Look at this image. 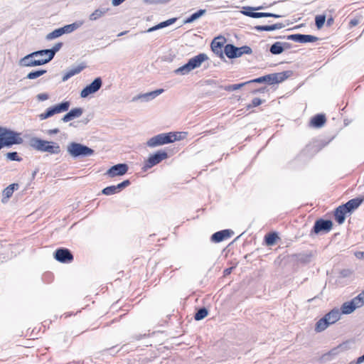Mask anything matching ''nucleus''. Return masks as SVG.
Masks as SVG:
<instances>
[{
	"label": "nucleus",
	"mask_w": 364,
	"mask_h": 364,
	"mask_svg": "<svg viewBox=\"0 0 364 364\" xmlns=\"http://www.w3.org/2000/svg\"><path fill=\"white\" fill-rule=\"evenodd\" d=\"M29 146L38 151L47 152L50 154H58L61 151L60 146L58 143L38 137H32L29 140Z\"/></svg>",
	"instance_id": "nucleus-1"
},
{
	"label": "nucleus",
	"mask_w": 364,
	"mask_h": 364,
	"mask_svg": "<svg viewBox=\"0 0 364 364\" xmlns=\"http://www.w3.org/2000/svg\"><path fill=\"white\" fill-rule=\"evenodd\" d=\"M208 60L207 54L201 53L198 55L190 58L188 61L183 65L176 69L173 73L176 75H186L193 70L200 68L202 63Z\"/></svg>",
	"instance_id": "nucleus-2"
},
{
	"label": "nucleus",
	"mask_w": 364,
	"mask_h": 364,
	"mask_svg": "<svg viewBox=\"0 0 364 364\" xmlns=\"http://www.w3.org/2000/svg\"><path fill=\"white\" fill-rule=\"evenodd\" d=\"M68 153L73 158H85L94 154L95 151L89 146L77 142H71L67 146Z\"/></svg>",
	"instance_id": "nucleus-3"
},
{
	"label": "nucleus",
	"mask_w": 364,
	"mask_h": 364,
	"mask_svg": "<svg viewBox=\"0 0 364 364\" xmlns=\"http://www.w3.org/2000/svg\"><path fill=\"white\" fill-rule=\"evenodd\" d=\"M252 48L248 46L237 47L233 44L228 43L224 47V53L230 59L241 57L243 54H251Z\"/></svg>",
	"instance_id": "nucleus-4"
},
{
	"label": "nucleus",
	"mask_w": 364,
	"mask_h": 364,
	"mask_svg": "<svg viewBox=\"0 0 364 364\" xmlns=\"http://www.w3.org/2000/svg\"><path fill=\"white\" fill-rule=\"evenodd\" d=\"M265 6H260L257 7H251V6H245L242 8V11H241L242 14L246 16H249L254 18H264V17H272L275 18H279L282 17V16L269 13V12H255V11L264 9Z\"/></svg>",
	"instance_id": "nucleus-5"
},
{
	"label": "nucleus",
	"mask_w": 364,
	"mask_h": 364,
	"mask_svg": "<svg viewBox=\"0 0 364 364\" xmlns=\"http://www.w3.org/2000/svg\"><path fill=\"white\" fill-rule=\"evenodd\" d=\"M20 135V133L6 129L2 140H0V144L2 145V147H10L14 144H21L23 140Z\"/></svg>",
	"instance_id": "nucleus-6"
},
{
	"label": "nucleus",
	"mask_w": 364,
	"mask_h": 364,
	"mask_svg": "<svg viewBox=\"0 0 364 364\" xmlns=\"http://www.w3.org/2000/svg\"><path fill=\"white\" fill-rule=\"evenodd\" d=\"M70 105V102L69 101H64L53 107H50L45 111V112L39 114V119L41 120H44L51 117L55 114L67 112L69 109Z\"/></svg>",
	"instance_id": "nucleus-7"
},
{
	"label": "nucleus",
	"mask_w": 364,
	"mask_h": 364,
	"mask_svg": "<svg viewBox=\"0 0 364 364\" xmlns=\"http://www.w3.org/2000/svg\"><path fill=\"white\" fill-rule=\"evenodd\" d=\"M168 157V153L165 150H159L148 157V159L145 161L143 169L146 171L159 164L163 160L166 159Z\"/></svg>",
	"instance_id": "nucleus-8"
},
{
	"label": "nucleus",
	"mask_w": 364,
	"mask_h": 364,
	"mask_svg": "<svg viewBox=\"0 0 364 364\" xmlns=\"http://www.w3.org/2000/svg\"><path fill=\"white\" fill-rule=\"evenodd\" d=\"M172 135L168 133H161L159 134H157L151 138H150L146 141V146L150 148L156 147L159 146H162L164 144L173 143V139H175V138H171Z\"/></svg>",
	"instance_id": "nucleus-9"
},
{
	"label": "nucleus",
	"mask_w": 364,
	"mask_h": 364,
	"mask_svg": "<svg viewBox=\"0 0 364 364\" xmlns=\"http://www.w3.org/2000/svg\"><path fill=\"white\" fill-rule=\"evenodd\" d=\"M350 348V342L348 341H346L345 342H343L342 343L338 345L336 347L332 348L326 353H324L321 358V360L323 362H328L333 359H334L337 355H338L340 353L348 350Z\"/></svg>",
	"instance_id": "nucleus-10"
},
{
	"label": "nucleus",
	"mask_w": 364,
	"mask_h": 364,
	"mask_svg": "<svg viewBox=\"0 0 364 364\" xmlns=\"http://www.w3.org/2000/svg\"><path fill=\"white\" fill-rule=\"evenodd\" d=\"M293 75L292 70H285L281 73H272L264 75V82L268 85H274L282 82Z\"/></svg>",
	"instance_id": "nucleus-11"
},
{
	"label": "nucleus",
	"mask_w": 364,
	"mask_h": 364,
	"mask_svg": "<svg viewBox=\"0 0 364 364\" xmlns=\"http://www.w3.org/2000/svg\"><path fill=\"white\" fill-rule=\"evenodd\" d=\"M35 58L36 56L33 55V53L32 52L21 58L18 61V65L21 67H36L48 63L45 58L36 59Z\"/></svg>",
	"instance_id": "nucleus-12"
},
{
	"label": "nucleus",
	"mask_w": 364,
	"mask_h": 364,
	"mask_svg": "<svg viewBox=\"0 0 364 364\" xmlns=\"http://www.w3.org/2000/svg\"><path fill=\"white\" fill-rule=\"evenodd\" d=\"M333 227V223L330 220L318 219L314 223V227L311 230L310 235L318 234L320 232H328Z\"/></svg>",
	"instance_id": "nucleus-13"
},
{
	"label": "nucleus",
	"mask_w": 364,
	"mask_h": 364,
	"mask_svg": "<svg viewBox=\"0 0 364 364\" xmlns=\"http://www.w3.org/2000/svg\"><path fill=\"white\" fill-rule=\"evenodd\" d=\"M102 85V78L96 77L90 84L85 86L80 92V97L86 98L90 95L97 92Z\"/></svg>",
	"instance_id": "nucleus-14"
},
{
	"label": "nucleus",
	"mask_w": 364,
	"mask_h": 364,
	"mask_svg": "<svg viewBox=\"0 0 364 364\" xmlns=\"http://www.w3.org/2000/svg\"><path fill=\"white\" fill-rule=\"evenodd\" d=\"M53 257L61 263H70L74 259L71 251L65 247L57 249L53 253Z\"/></svg>",
	"instance_id": "nucleus-15"
},
{
	"label": "nucleus",
	"mask_w": 364,
	"mask_h": 364,
	"mask_svg": "<svg viewBox=\"0 0 364 364\" xmlns=\"http://www.w3.org/2000/svg\"><path fill=\"white\" fill-rule=\"evenodd\" d=\"M279 38H286L300 43H314L318 40V38L312 35L296 33L287 36L279 37Z\"/></svg>",
	"instance_id": "nucleus-16"
},
{
	"label": "nucleus",
	"mask_w": 364,
	"mask_h": 364,
	"mask_svg": "<svg viewBox=\"0 0 364 364\" xmlns=\"http://www.w3.org/2000/svg\"><path fill=\"white\" fill-rule=\"evenodd\" d=\"M129 166L127 164H117L111 166L105 173L109 178L121 176L127 173Z\"/></svg>",
	"instance_id": "nucleus-17"
},
{
	"label": "nucleus",
	"mask_w": 364,
	"mask_h": 364,
	"mask_svg": "<svg viewBox=\"0 0 364 364\" xmlns=\"http://www.w3.org/2000/svg\"><path fill=\"white\" fill-rule=\"evenodd\" d=\"M233 231L229 229L223 230L213 233L210 240L213 242L218 243L225 239L230 237L233 235Z\"/></svg>",
	"instance_id": "nucleus-18"
},
{
	"label": "nucleus",
	"mask_w": 364,
	"mask_h": 364,
	"mask_svg": "<svg viewBox=\"0 0 364 364\" xmlns=\"http://www.w3.org/2000/svg\"><path fill=\"white\" fill-rule=\"evenodd\" d=\"M86 68V65L84 63H80L77 66H73L68 69L63 74L62 81L65 82L68 80L73 76L79 74Z\"/></svg>",
	"instance_id": "nucleus-19"
},
{
	"label": "nucleus",
	"mask_w": 364,
	"mask_h": 364,
	"mask_svg": "<svg viewBox=\"0 0 364 364\" xmlns=\"http://www.w3.org/2000/svg\"><path fill=\"white\" fill-rule=\"evenodd\" d=\"M364 200V197H358L349 200L345 204H343V208H345L348 213H351L354 210L357 209Z\"/></svg>",
	"instance_id": "nucleus-20"
},
{
	"label": "nucleus",
	"mask_w": 364,
	"mask_h": 364,
	"mask_svg": "<svg viewBox=\"0 0 364 364\" xmlns=\"http://www.w3.org/2000/svg\"><path fill=\"white\" fill-rule=\"evenodd\" d=\"M19 188V185L17 183H14L8 186L5 188L2 191V198L1 202L3 203H6L8 202L9 199L12 196L14 191L18 190Z\"/></svg>",
	"instance_id": "nucleus-21"
},
{
	"label": "nucleus",
	"mask_w": 364,
	"mask_h": 364,
	"mask_svg": "<svg viewBox=\"0 0 364 364\" xmlns=\"http://www.w3.org/2000/svg\"><path fill=\"white\" fill-rule=\"evenodd\" d=\"M313 255L311 251L293 254L290 257L296 262L301 264H307L311 262Z\"/></svg>",
	"instance_id": "nucleus-22"
},
{
	"label": "nucleus",
	"mask_w": 364,
	"mask_h": 364,
	"mask_svg": "<svg viewBox=\"0 0 364 364\" xmlns=\"http://www.w3.org/2000/svg\"><path fill=\"white\" fill-rule=\"evenodd\" d=\"M83 113V109L81 107H76L70 109L62 118L63 122H68L75 118L80 117Z\"/></svg>",
	"instance_id": "nucleus-23"
},
{
	"label": "nucleus",
	"mask_w": 364,
	"mask_h": 364,
	"mask_svg": "<svg viewBox=\"0 0 364 364\" xmlns=\"http://www.w3.org/2000/svg\"><path fill=\"white\" fill-rule=\"evenodd\" d=\"M164 91V89H158L154 91H151L149 92H146L144 94L139 95L137 97L134 98V100H141L144 102H148L149 100H151L154 98H156L157 96L163 93Z\"/></svg>",
	"instance_id": "nucleus-24"
},
{
	"label": "nucleus",
	"mask_w": 364,
	"mask_h": 364,
	"mask_svg": "<svg viewBox=\"0 0 364 364\" xmlns=\"http://www.w3.org/2000/svg\"><path fill=\"white\" fill-rule=\"evenodd\" d=\"M341 313L338 309H333L323 316L326 321L331 325L336 323L341 318Z\"/></svg>",
	"instance_id": "nucleus-25"
},
{
	"label": "nucleus",
	"mask_w": 364,
	"mask_h": 364,
	"mask_svg": "<svg viewBox=\"0 0 364 364\" xmlns=\"http://www.w3.org/2000/svg\"><path fill=\"white\" fill-rule=\"evenodd\" d=\"M347 213H348L345 208H343V205H339L338 208H336L334 211L335 220L339 225L343 224L346 220V215Z\"/></svg>",
	"instance_id": "nucleus-26"
},
{
	"label": "nucleus",
	"mask_w": 364,
	"mask_h": 364,
	"mask_svg": "<svg viewBox=\"0 0 364 364\" xmlns=\"http://www.w3.org/2000/svg\"><path fill=\"white\" fill-rule=\"evenodd\" d=\"M326 121L325 114H317L311 118L310 125L313 127L320 128L325 124Z\"/></svg>",
	"instance_id": "nucleus-27"
},
{
	"label": "nucleus",
	"mask_w": 364,
	"mask_h": 364,
	"mask_svg": "<svg viewBox=\"0 0 364 364\" xmlns=\"http://www.w3.org/2000/svg\"><path fill=\"white\" fill-rule=\"evenodd\" d=\"M284 27V25L282 23H277L272 25L256 26L254 29L257 31H272L283 28Z\"/></svg>",
	"instance_id": "nucleus-28"
},
{
	"label": "nucleus",
	"mask_w": 364,
	"mask_h": 364,
	"mask_svg": "<svg viewBox=\"0 0 364 364\" xmlns=\"http://www.w3.org/2000/svg\"><path fill=\"white\" fill-rule=\"evenodd\" d=\"M356 304L353 300L351 299L350 301L344 302L341 307V313L343 314H350L357 309Z\"/></svg>",
	"instance_id": "nucleus-29"
},
{
	"label": "nucleus",
	"mask_w": 364,
	"mask_h": 364,
	"mask_svg": "<svg viewBox=\"0 0 364 364\" xmlns=\"http://www.w3.org/2000/svg\"><path fill=\"white\" fill-rule=\"evenodd\" d=\"M223 46V42L217 41V38H215L210 45L212 51L220 58H224L223 52L222 50Z\"/></svg>",
	"instance_id": "nucleus-30"
},
{
	"label": "nucleus",
	"mask_w": 364,
	"mask_h": 364,
	"mask_svg": "<svg viewBox=\"0 0 364 364\" xmlns=\"http://www.w3.org/2000/svg\"><path fill=\"white\" fill-rule=\"evenodd\" d=\"M109 11L108 8H99L95 9L90 16V21H97L101 17L104 16Z\"/></svg>",
	"instance_id": "nucleus-31"
},
{
	"label": "nucleus",
	"mask_w": 364,
	"mask_h": 364,
	"mask_svg": "<svg viewBox=\"0 0 364 364\" xmlns=\"http://www.w3.org/2000/svg\"><path fill=\"white\" fill-rule=\"evenodd\" d=\"M176 21V18H172L168 19L166 21H164L163 22L159 23V24H157V25H156V26H154L153 27L149 28L146 31V32L147 33H151V32H153V31H154L156 30L167 27V26L173 24V23H175Z\"/></svg>",
	"instance_id": "nucleus-32"
},
{
	"label": "nucleus",
	"mask_w": 364,
	"mask_h": 364,
	"mask_svg": "<svg viewBox=\"0 0 364 364\" xmlns=\"http://www.w3.org/2000/svg\"><path fill=\"white\" fill-rule=\"evenodd\" d=\"M83 23L84 22L82 21H78L71 24L65 25L63 27H61L63 34L73 32L74 31L79 28L83 24Z\"/></svg>",
	"instance_id": "nucleus-33"
},
{
	"label": "nucleus",
	"mask_w": 364,
	"mask_h": 364,
	"mask_svg": "<svg viewBox=\"0 0 364 364\" xmlns=\"http://www.w3.org/2000/svg\"><path fill=\"white\" fill-rule=\"evenodd\" d=\"M205 13H206L205 9H199L196 12L192 14L189 17L186 18L183 21V23L185 24L191 23L193 21H195L196 20H197L199 18H200L201 16H203Z\"/></svg>",
	"instance_id": "nucleus-34"
},
{
	"label": "nucleus",
	"mask_w": 364,
	"mask_h": 364,
	"mask_svg": "<svg viewBox=\"0 0 364 364\" xmlns=\"http://www.w3.org/2000/svg\"><path fill=\"white\" fill-rule=\"evenodd\" d=\"M278 238L279 237L277 232H269L264 236V242L267 245L272 246L276 243V241Z\"/></svg>",
	"instance_id": "nucleus-35"
},
{
	"label": "nucleus",
	"mask_w": 364,
	"mask_h": 364,
	"mask_svg": "<svg viewBox=\"0 0 364 364\" xmlns=\"http://www.w3.org/2000/svg\"><path fill=\"white\" fill-rule=\"evenodd\" d=\"M329 325L330 324L328 323V321H326V318L324 317H322L316 322L315 331L316 332L323 331L329 326Z\"/></svg>",
	"instance_id": "nucleus-36"
},
{
	"label": "nucleus",
	"mask_w": 364,
	"mask_h": 364,
	"mask_svg": "<svg viewBox=\"0 0 364 364\" xmlns=\"http://www.w3.org/2000/svg\"><path fill=\"white\" fill-rule=\"evenodd\" d=\"M284 51L282 42H275L269 48V52L273 55H279Z\"/></svg>",
	"instance_id": "nucleus-37"
},
{
	"label": "nucleus",
	"mask_w": 364,
	"mask_h": 364,
	"mask_svg": "<svg viewBox=\"0 0 364 364\" xmlns=\"http://www.w3.org/2000/svg\"><path fill=\"white\" fill-rule=\"evenodd\" d=\"M62 46H63V43L59 42V43H57L56 44H55L52 48L49 49L50 52V55L48 58H45L47 60V63H49L50 60H53L55 53L60 50Z\"/></svg>",
	"instance_id": "nucleus-38"
},
{
	"label": "nucleus",
	"mask_w": 364,
	"mask_h": 364,
	"mask_svg": "<svg viewBox=\"0 0 364 364\" xmlns=\"http://www.w3.org/2000/svg\"><path fill=\"white\" fill-rule=\"evenodd\" d=\"M208 314V311L205 307H201L197 310L194 315L196 321H200L206 317Z\"/></svg>",
	"instance_id": "nucleus-39"
},
{
	"label": "nucleus",
	"mask_w": 364,
	"mask_h": 364,
	"mask_svg": "<svg viewBox=\"0 0 364 364\" xmlns=\"http://www.w3.org/2000/svg\"><path fill=\"white\" fill-rule=\"evenodd\" d=\"M246 85H248V82H242V83H239V84L222 86L221 88L228 92H232V91H235V90L242 88V87H244Z\"/></svg>",
	"instance_id": "nucleus-40"
},
{
	"label": "nucleus",
	"mask_w": 364,
	"mask_h": 364,
	"mask_svg": "<svg viewBox=\"0 0 364 364\" xmlns=\"http://www.w3.org/2000/svg\"><path fill=\"white\" fill-rule=\"evenodd\" d=\"M46 72L47 71L46 70L43 69L33 70L27 74L26 78L28 80H34L44 75L45 73H46Z\"/></svg>",
	"instance_id": "nucleus-41"
},
{
	"label": "nucleus",
	"mask_w": 364,
	"mask_h": 364,
	"mask_svg": "<svg viewBox=\"0 0 364 364\" xmlns=\"http://www.w3.org/2000/svg\"><path fill=\"white\" fill-rule=\"evenodd\" d=\"M62 35H63V30L61 28H59L55 29L52 32L49 33L46 36V39L52 40V39L58 38V37L61 36Z\"/></svg>",
	"instance_id": "nucleus-42"
},
{
	"label": "nucleus",
	"mask_w": 364,
	"mask_h": 364,
	"mask_svg": "<svg viewBox=\"0 0 364 364\" xmlns=\"http://www.w3.org/2000/svg\"><path fill=\"white\" fill-rule=\"evenodd\" d=\"M326 22V16L325 15H318L315 17V24L318 29H320L323 27Z\"/></svg>",
	"instance_id": "nucleus-43"
},
{
	"label": "nucleus",
	"mask_w": 364,
	"mask_h": 364,
	"mask_svg": "<svg viewBox=\"0 0 364 364\" xmlns=\"http://www.w3.org/2000/svg\"><path fill=\"white\" fill-rule=\"evenodd\" d=\"M169 134L172 135V139L175 138V139H173V142L185 139L188 134V133L185 132H169Z\"/></svg>",
	"instance_id": "nucleus-44"
},
{
	"label": "nucleus",
	"mask_w": 364,
	"mask_h": 364,
	"mask_svg": "<svg viewBox=\"0 0 364 364\" xmlns=\"http://www.w3.org/2000/svg\"><path fill=\"white\" fill-rule=\"evenodd\" d=\"M7 159L14 161H21L22 158L20 157L16 151L8 152L6 154Z\"/></svg>",
	"instance_id": "nucleus-45"
},
{
	"label": "nucleus",
	"mask_w": 364,
	"mask_h": 364,
	"mask_svg": "<svg viewBox=\"0 0 364 364\" xmlns=\"http://www.w3.org/2000/svg\"><path fill=\"white\" fill-rule=\"evenodd\" d=\"M102 193L105 196H111L117 193L115 186H109L102 190Z\"/></svg>",
	"instance_id": "nucleus-46"
},
{
	"label": "nucleus",
	"mask_w": 364,
	"mask_h": 364,
	"mask_svg": "<svg viewBox=\"0 0 364 364\" xmlns=\"http://www.w3.org/2000/svg\"><path fill=\"white\" fill-rule=\"evenodd\" d=\"M131 182L129 179L124 180L122 182L118 183L117 186H115L117 193H119L121 191L129 186Z\"/></svg>",
	"instance_id": "nucleus-47"
},
{
	"label": "nucleus",
	"mask_w": 364,
	"mask_h": 364,
	"mask_svg": "<svg viewBox=\"0 0 364 364\" xmlns=\"http://www.w3.org/2000/svg\"><path fill=\"white\" fill-rule=\"evenodd\" d=\"M263 102L264 101L259 98H257V97L254 98L252 100V102L247 106V109H250V108L257 107V106L260 105L261 104H262Z\"/></svg>",
	"instance_id": "nucleus-48"
},
{
	"label": "nucleus",
	"mask_w": 364,
	"mask_h": 364,
	"mask_svg": "<svg viewBox=\"0 0 364 364\" xmlns=\"http://www.w3.org/2000/svg\"><path fill=\"white\" fill-rule=\"evenodd\" d=\"M33 53V55H35L36 58H37L38 56H43L46 55H47L48 57L50 55V52L49 49L39 50L34 51Z\"/></svg>",
	"instance_id": "nucleus-49"
},
{
	"label": "nucleus",
	"mask_w": 364,
	"mask_h": 364,
	"mask_svg": "<svg viewBox=\"0 0 364 364\" xmlns=\"http://www.w3.org/2000/svg\"><path fill=\"white\" fill-rule=\"evenodd\" d=\"M353 300L358 308L361 307L362 306L364 305V299L362 298L360 294L355 297H354Z\"/></svg>",
	"instance_id": "nucleus-50"
},
{
	"label": "nucleus",
	"mask_w": 364,
	"mask_h": 364,
	"mask_svg": "<svg viewBox=\"0 0 364 364\" xmlns=\"http://www.w3.org/2000/svg\"><path fill=\"white\" fill-rule=\"evenodd\" d=\"M340 274L342 277H348L353 274V271L349 269H344L340 272Z\"/></svg>",
	"instance_id": "nucleus-51"
},
{
	"label": "nucleus",
	"mask_w": 364,
	"mask_h": 364,
	"mask_svg": "<svg viewBox=\"0 0 364 364\" xmlns=\"http://www.w3.org/2000/svg\"><path fill=\"white\" fill-rule=\"evenodd\" d=\"M264 80H265L264 78L263 77V76H262V77H257V78H255V79L247 81L246 82H248V84H250V83H263V82H264Z\"/></svg>",
	"instance_id": "nucleus-52"
},
{
	"label": "nucleus",
	"mask_w": 364,
	"mask_h": 364,
	"mask_svg": "<svg viewBox=\"0 0 364 364\" xmlns=\"http://www.w3.org/2000/svg\"><path fill=\"white\" fill-rule=\"evenodd\" d=\"M39 101H45L48 99L49 96L47 93H41L36 96Z\"/></svg>",
	"instance_id": "nucleus-53"
},
{
	"label": "nucleus",
	"mask_w": 364,
	"mask_h": 364,
	"mask_svg": "<svg viewBox=\"0 0 364 364\" xmlns=\"http://www.w3.org/2000/svg\"><path fill=\"white\" fill-rule=\"evenodd\" d=\"M355 256L360 259H364V252H356Z\"/></svg>",
	"instance_id": "nucleus-54"
},
{
	"label": "nucleus",
	"mask_w": 364,
	"mask_h": 364,
	"mask_svg": "<svg viewBox=\"0 0 364 364\" xmlns=\"http://www.w3.org/2000/svg\"><path fill=\"white\" fill-rule=\"evenodd\" d=\"M59 132H60L59 129L58 128H55V129L48 130V134H50V135L55 134H58Z\"/></svg>",
	"instance_id": "nucleus-55"
},
{
	"label": "nucleus",
	"mask_w": 364,
	"mask_h": 364,
	"mask_svg": "<svg viewBox=\"0 0 364 364\" xmlns=\"http://www.w3.org/2000/svg\"><path fill=\"white\" fill-rule=\"evenodd\" d=\"M282 46L284 48V50L285 49H289L291 48V44L289 43H287V42H282Z\"/></svg>",
	"instance_id": "nucleus-56"
},
{
	"label": "nucleus",
	"mask_w": 364,
	"mask_h": 364,
	"mask_svg": "<svg viewBox=\"0 0 364 364\" xmlns=\"http://www.w3.org/2000/svg\"><path fill=\"white\" fill-rule=\"evenodd\" d=\"M358 24V19H355V18H353V19H351L350 21V25L351 26H355Z\"/></svg>",
	"instance_id": "nucleus-57"
},
{
	"label": "nucleus",
	"mask_w": 364,
	"mask_h": 364,
	"mask_svg": "<svg viewBox=\"0 0 364 364\" xmlns=\"http://www.w3.org/2000/svg\"><path fill=\"white\" fill-rule=\"evenodd\" d=\"M333 21H334V20L332 17L328 18L326 21V26H331L333 23Z\"/></svg>",
	"instance_id": "nucleus-58"
},
{
	"label": "nucleus",
	"mask_w": 364,
	"mask_h": 364,
	"mask_svg": "<svg viewBox=\"0 0 364 364\" xmlns=\"http://www.w3.org/2000/svg\"><path fill=\"white\" fill-rule=\"evenodd\" d=\"M5 130H6V128H3L0 127V140H2V138L4 135Z\"/></svg>",
	"instance_id": "nucleus-59"
},
{
	"label": "nucleus",
	"mask_w": 364,
	"mask_h": 364,
	"mask_svg": "<svg viewBox=\"0 0 364 364\" xmlns=\"http://www.w3.org/2000/svg\"><path fill=\"white\" fill-rule=\"evenodd\" d=\"M265 90H266V87H262V88L257 89V91L259 93H263L265 92Z\"/></svg>",
	"instance_id": "nucleus-60"
},
{
	"label": "nucleus",
	"mask_w": 364,
	"mask_h": 364,
	"mask_svg": "<svg viewBox=\"0 0 364 364\" xmlns=\"http://www.w3.org/2000/svg\"><path fill=\"white\" fill-rule=\"evenodd\" d=\"M231 269H232V268L226 269L225 270V273L226 274H227L230 273Z\"/></svg>",
	"instance_id": "nucleus-61"
},
{
	"label": "nucleus",
	"mask_w": 364,
	"mask_h": 364,
	"mask_svg": "<svg viewBox=\"0 0 364 364\" xmlns=\"http://www.w3.org/2000/svg\"><path fill=\"white\" fill-rule=\"evenodd\" d=\"M252 92L253 94L259 93L258 91H257V89L252 90Z\"/></svg>",
	"instance_id": "nucleus-62"
},
{
	"label": "nucleus",
	"mask_w": 364,
	"mask_h": 364,
	"mask_svg": "<svg viewBox=\"0 0 364 364\" xmlns=\"http://www.w3.org/2000/svg\"><path fill=\"white\" fill-rule=\"evenodd\" d=\"M123 34H124V33H123V32H122V33H120L118 35V36H122Z\"/></svg>",
	"instance_id": "nucleus-63"
}]
</instances>
